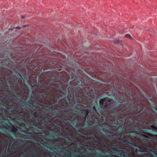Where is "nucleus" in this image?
<instances>
[{"label":"nucleus","instance_id":"nucleus-33","mask_svg":"<svg viewBox=\"0 0 157 157\" xmlns=\"http://www.w3.org/2000/svg\"><path fill=\"white\" fill-rule=\"evenodd\" d=\"M114 115L116 116L117 115V113H114Z\"/></svg>","mask_w":157,"mask_h":157},{"label":"nucleus","instance_id":"nucleus-42","mask_svg":"<svg viewBox=\"0 0 157 157\" xmlns=\"http://www.w3.org/2000/svg\"><path fill=\"white\" fill-rule=\"evenodd\" d=\"M109 136H110V135H109Z\"/></svg>","mask_w":157,"mask_h":157},{"label":"nucleus","instance_id":"nucleus-15","mask_svg":"<svg viewBox=\"0 0 157 157\" xmlns=\"http://www.w3.org/2000/svg\"><path fill=\"white\" fill-rule=\"evenodd\" d=\"M17 78H20V77H21L20 74L19 73H17Z\"/></svg>","mask_w":157,"mask_h":157},{"label":"nucleus","instance_id":"nucleus-21","mask_svg":"<svg viewBox=\"0 0 157 157\" xmlns=\"http://www.w3.org/2000/svg\"><path fill=\"white\" fill-rule=\"evenodd\" d=\"M119 105H120V104H119V103H118V102L116 103L115 104V105H116L117 106H118Z\"/></svg>","mask_w":157,"mask_h":157},{"label":"nucleus","instance_id":"nucleus-27","mask_svg":"<svg viewBox=\"0 0 157 157\" xmlns=\"http://www.w3.org/2000/svg\"><path fill=\"white\" fill-rule=\"evenodd\" d=\"M46 86H44V87H41V89L43 90L44 88H46Z\"/></svg>","mask_w":157,"mask_h":157},{"label":"nucleus","instance_id":"nucleus-39","mask_svg":"<svg viewBox=\"0 0 157 157\" xmlns=\"http://www.w3.org/2000/svg\"><path fill=\"white\" fill-rule=\"evenodd\" d=\"M20 121H22V120H21Z\"/></svg>","mask_w":157,"mask_h":157},{"label":"nucleus","instance_id":"nucleus-10","mask_svg":"<svg viewBox=\"0 0 157 157\" xmlns=\"http://www.w3.org/2000/svg\"><path fill=\"white\" fill-rule=\"evenodd\" d=\"M121 40H117L115 41L114 43L115 44H120L121 45Z\"/></svg>","mask_w":157,"mask_h":157},{"label":"nucleus","instance_id":"nucleus-36","mask_svg":"<svg viewBox=\"0 0 157 157\" xmlns=\"http://www.w3.org/2000/svg\"><path fill=\"white\" fill-rule=\"evenodd\" d=\"M114 124L116 125H117V123H115Z\"/></svg>","mask_w":157,"mask_h":157},{"label":"nucleus","instance_id":"nucleus-23","mask_svg":"<svg viewBox=\"0 0 157 157\" xmlns=\"http://www.w3.org/2000/svg\"><path fill=\"white\" fill-rule=\"evenodd\" d=\"M39 128H40L39 127H37V128H36V129H35V130L36 131H39L38 130V129H39Z\"/></svg>","mask_w":157,"mask_h":157},{"label":"nucleus","instance_id":"nucleus-25","mask_svg":"<svg viewBox=\"0 0 157 157\" xmlns=\"http://www.w3.org/2000/svg\"><path fill=\"white\" fill-rule=\"evenodd\" d=\"M92 138H93V139H94V138H92V137H90L89 138V139L90 140Z\"/></svg>","mask_w":157,"mask_h":157},{"label":"nucleus","instance_id":"nucleus-5","mask_svg":"<svg viewBox=\"0 0 157 157\" xmlns=\"http://www.w3.org/2000/svg\"><path fill=\"white\" fill-rule=\"evenodd\" d=\"M106 100V99L105 98L102 99L100 100L99 102L101 105H103L104 104V102Z\"/></svg>","mask_w":157,"mask_h":157},{"label":"nucleus","instance_id":"nucleus-44","mask_svg":"<svg viewBox=\"0 0 157 157\" xmlns=\"http://www.w3.org/2000/svg\"><path fill=\"white\" fill-rule=\"evenodd\" d=\"M76 105H78V104H76Z\"/></svg>","mask_w":157,"mask_h":157},{"label":"nucleus","instance_id":"nucleus-45","mask_svg":"<svg viewBox=\"0 0 157 157\" xmlns=\"http://www.w3.org/2000/svg\"><path fill=\"white\" fill-rule=\"evenodd\" d=\"M111 157H113V156H112V155H111Z\"/></svg>","mask_w":157,"mask_h":157},{"label":"nucleus","instance_id":"nucleus-35","mask_svg":"<svg viewBox=\"0 0 157 157\" xmlns=\"http://www.w3.org/2000/svg\"><path fill=\"white\" fill-rule=\"evenodd\" d=\"M98 157H101V155L99 156Z\"/></svg>","mask_w":157,"mask_h":157},{"label":"nucleus","instance_id":"nucleus-7","mask_svg":"<svg viewBox=\"0 0 157 157\" xmlns=\"http://www.w3.org/2000/svg\"><path fill=\"white\" fill-rule=\"evenodd\" d=\"M86 112V114L84 116V118L85 119L87 115L90 112V110L88 109H86L85 110Z\"/></svg>","mask_w":157,"mask_h":157},{"label":"nucleus","instance_id":"nucleus-29","mask_svg":"<svg viewBox=\"0 0 157 157\" xmlns=\"http://www.w3.org/2000/svg\"><path fill=\"white\" fill-rule=\"evenodd\" d=\"M13 150L14 151H16V148H13Z\"/></svg>","mask_w":157,"mask_h":157},{"label":"nucleus","instance_id":"nucleus-22","mask_svg":"<svg viewBox=\"0 0 157 157\" xmlns=\"http://www.w3.org/2000/svg\"><path fill=\"white\" fill-rule=\"evenodd\" d=\"M9 94H10L9 93H6V94L5 95L6 96H9Z\"/></svg>","mask_w":157,"mask_h":157},{"label":"nucleus","instance_id":"nucleus-18","mask_svg":"<svg viewBox=\"0 0 157 157\" xmlns=\"http://www.w3.org/2000/svg\"><path fill=\"white\" fill-rule=\"evenodd\" d=\"M141 108V106H140V107H138V108L137 109H136V110L137 111L138 110H139V113H140L139 112L140 111V108Z\"/></svg>","mask_w":157,"mask_h":157},{"label":"nucleus","instance_id":"nucleus-16","mask_svg":"<svg viewBox=\"0 0 157 157\" xmlns=\"http://www.w3.org/2000/svg\"><path fill=\"white\" fill-rule=\"evenodd\" d=\"M125 36L127 37L128 38H131V36L129 34H126L125 35Z\"/></svg>","mask_w":157,"mask_h":157},{"label":"nucleus","instance_id":"nucleus-40","mask_svg":"<svg viewBox=\"0 0 157 157\" xmlns=\"http://www.w3.org/2000/svg\"><path fill=\"white\" fill-rule=\"evenodd\" d=\"M14 147H15V146H16V144H15V145H14Z\"/></svg>","mask_w":157,"mask_h":157},{"label":"nucleus","instance_id":"nucleus-47","mask_svg":"<svg viewBox=\"0 0 157 157\" xmlns=\"http://www.w3.org/2000/svg\"><path fill=\"white\" fill-rule=\"evenodd\" d=\"M45 122H46V121H45Z\"/></svg>","mask_w":157,"mask_h":157},{"label":"nucleus","instance_id":"nucleus-31","mask_svg":"<svg viewBox=\"0 0 157 157\" xmlns=\"http://www.w3.org/2000/svg\"><path fill=\"white\" fill-rule=\"evenodd\" d=\"M5 156H6V157H7V156H8V155H7V154H5Z\"/></svg>","mask_w":157,"mask_h":157},{"label":"nucleus","instance_id":"nucleus-1","mask_svg":"<svg viewBox=\"0 0 157 157\" xmlns=\"http://www.w3.org/2000/svg\"><path fill=\"white\" fill-rule=\"evenodd\" d=\"M143 133H144L146 134L147 135H145V134H142V136H143V137H144L145 138H148V137L147 136H157V135H156V134L153 135L150 133L147 132H143Z\"/></svg>","mask_w":157,"mask_h":157},{"label":"nucleus","instance_id":"nucleus-6","mask_svg":"<svg viewBox=\"0 0 157 157\" xmlns=\"http://www.w3.org/2000/svg\"><path fill=\"white\" fill-rule=\"evenodd\" d=\"M147 151H146L147 152H148V151H150L151 152H152L155 155V156H156L157 155V154H156L155 153V151H153V150H150L148 148H147Z\"/></svg>","mask_w":157,"mask_h":157},{"label":"nucleus","instance_id":"nucleus-19","mask_svg":"<svg viewBox=\"0 0 157 157\" xmlns=\"http://www.w3.org/2000/svg\"><path fill=\"white\" fill-rule=\"evenodd\" d=\"M54 136H56V133H53L52 135H51V137H53Z\"/></svg>","mask_w":157,"mask_h":157},{"label":"nucleus","instance_id":"nucleus-24","mask_svg":"<svg viewBox=\"0 0 157 157\" xmlns=\"http://www.w3.org/2000/svg\"><path fill=\"white\" fill-rule=\"evenodd\" d=\"M93 109H94V110H96V108H95V105H94V106H93Z\"/></svg>","mask_w":157,"mask_h":157},{"label":"nucleus","instance_id":"nucleus-3","mask_svg":"<svg viewBox=\"0 0 157 157\" xmlns=\"http://www.w3.org/2000/svg\"><path fill=\"white\" fill-rule=\"evenodd\" d=\"M110 104V106H111V105L113 104V102H112L110 100H109L108 101L106 102L103 105V106L104 108H106L108 105H109L108 103Z\"/></svg>","mask_w":157,"mask_h":157},{"label":"nucleus","instance_id":"nucleus-30","mask_svg":"<svg viewBox=\"0 0 157 157\" xmlns=\"http://www.w3.org/2000/svg\"><path fill=\"white\" fill-rule=\"evenodd\" d=\"M16 29H20V28L19 27H17L16 28Z\"/></svg>","mask_w":157,"mask_h":157},{"label":"nucleus","instance_id":"nucleus-34","mask_svg":"<svg viewBox=\"0 0 157 157\" xmlns=\"http://www.w3.org/2000/svg\"><path fill=\"white\" fill-rule=\"evenodd\" d=\"M21 17L22 18H24V16H22Z\"/></svg>","mask_w":157,"mask_h":157},{"label":"nucleus","instance_id":"nucleus-41","mask_svg":"<svg viewBox=\"0 0 157 157\" xmlns=\"http://www.w3.org/2000/svg\"><path fill=\"white\" fill-rule=\"evenodd\" d=\"M46 144H48V142H46Z\"/></svg>","mask_w":157,"mask_h":157},{"label":"nucleus","instance_id":"nucleus-46","mask_svg":"<svg viewBox=\"0 0 157 157\" xmlns=\"http://www.w3.org/2000/svg\"><path fill=\"white\" fill-rule=\"evenodd\" d=\"M113 105H111V106L113 107Z\"/></svg>","mask_w":157,"mask_h":157},{"label":"nucleus","instance_id":"nucleus-14","mask_svg":"<svg viewBox=\"0 0 157 157\" xmlns=\"http://www.w3.org/2000/svg\"><path fill=\"white\" fill-rule=\"evenodd\" d=\"M38 113L37 112H35L33 113V115L35 117H36V114H37V115H38Z\"/></svg>","mask_w":157,"mask_h":157},{"label":"nucleus","instance_id":"nucleus-26","mask_svg":"<svg viewBox=\"0 0 157 157\" xmlns=\"http://www.w3.org/2000/svg\"><path fill=\"white\" fill-rule=\"evenodd\" d=\"M46 94H41V96L42 97H43V96H45V95H46Z\"/></svg>","mask_w":157,"mask_h":157},{"label":"nucleus","instance_id":"nucleus-38","mask_svg":"<svg viewBox=\"0 0 157 157\" xmlns=\"http://www.w3.org/2000/svg\"><path fill=\"white\" fill-rule=\"evenodd\" d=\"M19 101H21V100L20 99H19Z\"/></svg>","mask_w":157,"mask_h":157},{"label":"nucleus","instance_id":"nucleus-20","mask_svg":"<svg viewBox=\"0 0 157 157\" xmlns=\"http://www.w3.org/2000/svg\"><path fill=\"white\" fill-rule=\"evenodd\" d=\"M37 154L35 153H34L33 154L32 156L33 157H36V156Z\"/></svg>","mask_w":157,"mask_h":157},{"label":"nucleus","instance_id":"nucleus-13","mask_svg":"<svg viewBox=\"0 0 157 157\" xmlns=\"http://www.w3.org/2000/svg\"><path fill=\"white\" fill-rule=\"evenodd\" d=\"M17 130L16 128L14 126H13L12 128V131L13 132H15Z\"/></svg>","mask_w":157,"mask_h":157},{"label":"nucleus","instance_id":"nucleus-28","mask_svg":"<svg viewBox=\"0 0 157 157\" xmlns=\"http://www.w3.org/2000/svg\"><path fill=\"white\" fill-rule=\"evenodd\" d=\"M121 121L122 122H125V121L124 119H122Z\"/></svg>","mask_w":157,"mask_h":157},{"label":"nucleus","instance_id":"nucleus-12","mask_svg":"<svg viewBox=\"0 0 157 157\" xmlns=\"http://www.w3.org/2000/svg\"><path fill=\"white\" fill-rule=\"evenodd\" d=\"M130 105L132 107V110L133 111L134 110V103L133 102H132L130 104Z\"/></svg>","mask_w":157,"mask_h":157},{"label":"nucleus","instance_id":"nucleus-4","mask_svg":"<svg viewBox=\"0 0 157 157\" xmlns=\"http://www.w3.org/2000/svg\"><path fill=\"white\" fill-rule=\"evenodd\" d=\"M121 141H123L124 142H126L128 144H132V141L130 140L127 139L126 140H123V139H121Z\"/></svg>","mask_w":157,"mask_h":157},{"label":"nucleus","instance_id":"nucleus-8","mask_svg":"<svg viewBox=\"0 0 157 157\" xmlns=\"http://www.w3.org/2000/svg\"><path fill=\"white\" fill-rule=\"evenodd\" d=\"M59 112L58 110V109H57L56 110H53L52 111V113H53L55 115H56L57 114H58L59 113Z\"/></svg>","mask_w":157,"mask_h":157},{"label":"nucleus","instance_id":"nucleus-32","mask_svg":"<svg viewBox=\"0 0 157 157\" xmlns=\"http://www.w3.org/2000/svg\"><path fill=\"white\" fill-rule=\"evenodd\" d=\"M13 93H14L17 94V92H15V91H13Z\"/></svg>","mask_w":157,"mask_h":157},{"label":"nucleus","instance_id":"nucleus-11","mask_svg":"<svg viewBox=\"0 0 157 157\" xmlns=\"http://www.w3.org/2000/svg\"><path fill=\"white\" fill-rule=\"evenodd\" d=\"M151 127L152 128L154 129L157 130V128L156 127V126L153 125H152Z\"/></svg>","mask_w":157,"mask_h":157},{"label":"nucleus","instance_id":"nucleus-2","mask_svg":"<svg viewBox=\"0 0 157 157\" xmlns=\"http://www.w3.org/2000/svg\"><path fill=\"white\" fill-rule=\"evenodd\" d=\"M22 102L23 103H25V105H26L27 107H30V108L32 109H34V110H35L37 108V106L36 105H34L33 106H31L29 104L27 101H22Z\"/></svg>","mask_w":157,"mask_h":157},{"label":"nucleus","instance_id":"nucleus-9","mask_svg":"<svg viewBox=\"0 0 157 157\" xmlns=\"http://www.w3.org/2000/svg\"><path fill=\"white\" fill-rule=\"evenodd\" d=\"M121 152L122 154L121 155L122 157H124L125 156L126 157H127V155H126V156H125V155L124 154H125V153H126L125 151L122 150L121 151Z\"/></svg>","mask_w":157,"mask_h":157},{"label":"nucleus","instance_id":"nucleus-43","mask_svg":"<svg viewBox=\"0 0 157 157\" xmlns=\"http://www.w3.org/2000/svg\"><path fill=\"white\" fill-rule=\"evenodd\" d=\"M76 155V156H78V155Z\"/></svg>","mask_w":157,"mask_h":157},{"label":"nucleus","instance_id":"nucleus-37","mask_svg":"<svg viewBox=\"0 0 157 157\" xmlns=\"http://www.w3.org/2000/svg\"><path fill=\"white\" fill-rule=\"evenodd\" d=\"M26 27V25H25V26H23V27Z\"/></svg>","mask_w":157,"mask_h":157},{"label":"nucleus","instance_id":"nucleus-17","mask_svg":"<svg viewBox=\"0 0 157 157\" xmlns=\"http://www.w3.org/2000/svg\"><path fill=\"white\" fill-rule=\"evenodd\" d=\"M108 145H110L111 146V148H112L113 147V148H114L116 147V146H117V144H116L115 145H114V146L110 145H109V144H108Z\"/></svg>","mask_w":157,"mask_h":157}]
</instances>
